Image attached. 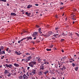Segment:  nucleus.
Returning <instances> with one entry per match:
<instances>
[{"mask_svg":"<svg viewBox=\"0 0 79 79\" xmlns=\"http://www.w3.org/2000/svg\"><path fill=\"white\" fill-rule=\"evenodd\" d=\"M31 35L32 37H35L33 38V39L34 40L36 39H37V32H34L33 33H31Z\"/></svg>","mask_w":79,"mask_h":79,"instance_id":"1","label":"nucleus"},{"mask_svg":"<svg viewBox=\"0 0 79 79\" xmlns=\"http://www.w3.org/2000/svg\"><path fill=\"white\" fill-rule=\"evenodd\" d=\"M36 64V62L35 61H32L30 62L29 64V66H30L31 68H34V64Z\"/></svg>","mask_w":79,"mask_h":79,"instance_id":"2","label":"nucleus"},{"mask_svg":"<svg viewBox=\"0 0 79 79\" xmlns=\"http://www.w3.org/2000/svg\"><path fill=\"white\" fill-rule=\"evenodd\" d=\"M31 59H32V56H29L26 59V62L27 63V62H28L29 61H30Z\"/></svg>","mask_w":79,"mask_h":79,"instance_id":"3","label":"nucleus"},{"mask_svg":"<svg viewBox=\"0 0 79 79\" xmlns=\"http://www.w3.org/2000/svg\"><path fill=\"white\" fill-rule=\"evenodd\" d=\"M5 66L7 68H11L13 67V65H12L11 64L8 65L7 64H6Z\"/></svg>","mask_w":79,"mask_h":79,"instance_id":"4","label":"nucleus"},{"mask_svg":"<svg viewBox=\"0 0 79 79\" xmlns=\"http://www.w3.org/2000/svg\"><path fill=\"white\" fill-rule=\"evenodd\" d=\"M23 79H28L29 78V77H27V76L25 74H23Z\"/></svg>","mask_w":79,"mask_h":79,"instance_id":"5","label":"nucleus"},{"mask_svg":"<svg viewBox=\"0 0 79 79\" xmlns=\"http://www.w3.org/2000/svg\"><path fill=\"white\" fill-rule=\"evenodd\" d=\"M36 72V70L34 69L32 70V71L31 72V73L33 74V75H34L35 74V72Z\"/></svg>","mask_w":79,"mask_h":79,"instance_id":"6","label":"nucleus"},{"mask_svg":"<svg viewBox=\"0 0 79 79\" xmlns=\"http://www.w3.org/2000/svg\"><path fill=\"white\" fill-rule=\"evenodd\" d=\"M40 70H44V69H45L44 66V65H41L40 67Z\"/></svg>","mask_w":79,"mask_h":79,"instance_id":"7","label":"nucleus"},{"mask_svg":"<svg viewBox=\"0 0 79 79\" xmlns=\"http://www.w3.org/2000/svg\"><path fill=\"white\" fill-rule=\"evenodd\" d=\"M38 75H39V76H42L43 75V72L40 71L38 72Z\"/></svg>","mask_w":79,"mask_h":79,"instance_id":"8","label":"nucleus"},{"mask_svg":"<svg viewBox=\"0 0 79 79\" xmlns=\"http://www.w3.org/2000/svg\"><path fill=\"white\" fill-rule=\"evenodd\" d=\"M53 34V32L52 31H49L48 33V36H50V35L51 34Z\"/></svg>","mask_w":79,"mask_h":79,"instance_id":"9","label":"nucleus"},{"mask_svg":"<svg viewBox=\"0 0 79 79\" xmlns=\"http://www.w3.org/2000/svg\"><path fill=\"white\" fill-rule=\"evenodd\" d=\"M74 16L75 15H73V14H72L71 15L72 18H72V19L73 20V21H75V20H76V19H74Z\"/></svg>","mask_w":79,"mask_h":79,"instance_id":"10","label":"nucleus"},{"mask_svg":"<svg viewBox=\"0 0 79 79\" xmlns=\"http://www.w3.org/2000/svg\"><path fill=\"white\" fill-rule=\"evenodd\" d=\"M11 16H16V15L15 13H11Z\"/></svg>","mask_w":79,"mask_h":79,"instance_id":"11","label":"nucleus"},{"mask_svg":"<svg viewBox=\"0 0 79 79\" xmlns=\"http://www.w3.org/2000/svg\"><path fill=\"white\" fill-rule=\"evenodd\" d=\"M32 5H29L27 6V8H30L31 7H32Z\"/></svg>","mask_w":79,"mask_h":79,"instance_id":"12","label":"nucleus"},{"mask_svg":"<svg viewBox=\"0 0 79 79\" xmlns=\"http://www.w3.org/2000/svg\"><path fill=\"white\" fill-rule=\"evenodd\" d=\"M4 73L6 74L7 73H9V72H8V70L5 69Z\"/></svg>","mask_w":79,"mask_h":79,"instance_id":"13","label":"nucleus"},{"mask_svg":"<svg viewBox=\"0 0 79 79\" xmlns=\"http://www.w3.org/2000/svg\"><path fill=\"white\" fill-rule=\"evenodd\" d=\"M74 69H75V71H77V70H78V67H75Z\"/></svg>","mask_w":79,"mask_h":79,"instance_id":"14","label":"nucleus"},{"mask_svg":"<svg viewBox=\"0 0 79 79\" xmlns=\"http://www.w3.org/2000/svg\"><path fill=\"white\" fill-rule=\"evenodd\" d=\"M14 66H16V67H18V66H19V64L16 63H15L14 64Z\"/></svg>","mask_w":79,"mask_h":79,"instance_id":"15","label":"nucleus"},{"mask_svg":"<svg viewBox=\"0 0 79 79\" xmlns=\"http://www.w3.org/2000/svg\"><path fill=\"white\" fill-rule=\"evenodd\" d=\"M15 53L16 54H17L18 55H20V54L21 53H18V52L17 51H16Z\"/></svg>","mask_w":79,"mask_h":79,"instance_id":"16","label":"nucleus"},{"mask_svg":"<svg viewBox=\"0 0 79 79\" xmlns=\"http://www.w3.org/2000/svg\"><path fill=\"white\" fill-rule=\"evenodd\" d=\"M44 64H46V65L48 64H49V63L48 61L47 62H45L44 63Z\"/></svg>","mask_w":79,"mask_h":79,"instance_id":"17","label":"nucleus"},{"mask_svg":"<svg viewBox=\"0 0 79 79\" xmlns=\"http://www.w3.org/2000/svg\"><path fill=\"white\" fill-rule=\"evenodd\" d=\"M73 58H71V59H70V61L69 62H70V63H73Z\"/></svg>","mask_w":79,"mask_h":79,"instance_id":"18","label":"nucleus"},{"mask_svg":"<svg viewBox=\"0 0 79 79\" xmlns=\"http://www.w3.org/2000/svg\"><path fill=\"white\" fill-rule=\"evenodd\" d=\"M56 35H58V34H55V35H53L54 37H56Z\"/></svg>","mask_w":79,"mask_h":79,"instance_id":"19","label":"nucleus"},{"mask_svg":"<svg viewBox=\"0 0 79 79\" xmlns=\"http://www.w3.org/2000/svg\"><path fill=\"white\" fill-rule=\"evenodd\" d=\"M19 79H23V77L22 76H20L19 77Z\"/></svg>","mask_w":79,"mask_h":79,"instance_id":"20","label":"nucleus"},{"mask_svg":"<svg viewBox=\"0 0 79 79\" xmlns=\"http://www.w3.org/2000/svg\"><path fill=\"white\" fill-rule=\"evenodd\" d=\"M62 60H63L66 59V56H64V57H63L62 58Z\"/></svg>","mask_w":79,"mask_h":79,"instance_id":"21","label":"nucleus"},{"mask_svg":"<svg viewBox=\"0 0 79 79\" xmlns=\"http://www.w3.org/2000/svg\"><path fill=\"white\" fill-rule=\"evenodd\" d=\"M29 72H27L26 74V76H27L28 77H29Z\"/></svg>","mask_w":79,"mask_h":79,"instance_id":"22","label":"nucleus"},{"mask_svg":"<svg viewBox=\"0 0 79 79\" xmlns=\"http://www.w3.org/2000/svg\"><path fill=\"white\" fill-rule=\"evenodd\" d=\"M6 0H0V2H6Z\"/></svg>","mask_w":79,"mask_h":79,"instance_id":"23","label":"nucleus"},{"mask_svg":"<svg viewBox=\"0 0 79 79\" xmlns=\"http://www.w3.org/2000/svg\"><path fill=\"white\" fill-rule=\"evenodd\" d=\"M48 73V71H46L45 72H44V74H45V75H46V74H47Z\"/></svg>","mask_w":79,"mask_h":79,"instance_id":"24","label":"nucleus"},{"mask_svg":"<svg viewBox=\"0 0 79 79\" xmlns=\"http://www.w3.org/2000/svg\"><path fill=\"white\" fill-rule=\"evenodd\" d=\"M33 75V74L31 72V73H29V76H32V75Z\"/></svg>","mask_w":79,"mask_h":79,"instance_id":"25","label":"nucleus"},{"mask_svg":"<svg viewBox=\"0 0 79 79\" xmlns=\"http://www.w3.org/2000/svg\"><path fill=\"white\" fill-rule=\"evenodd\" d=\"M46 50L47 51H51V49H48V48H47L46 49Z\"/></svg>","mask_w":79,"mask_h":79,"instance_id":"26","label":"nucleus"},{"mask_svg":"<svg viewBox=\"0 0 79 79\" xmlns=\"http://www.w3.org/2000/svg\"><path fill=\"white\" fill-rule=\"evenodd\" d=\"M37 59L36 60H38V61H40V59L39 57H36Z\"/></svg>","mask_w":79,"mask_h":79,"instance_id":"27","label":"nucleus"},{"mask_svg":"<svg viewBox=\"0 0 79 79\" xmlns=\"http://www.w3.org/2000/svg\"><path fill=\"white\" fill-rule=\"evenodd\" d=\"M59 68H60V67H62V64H59Z\"/></svg>","mask_w":79,"mask_h":79,"instance_id":"28","label":"nucleus"},{"mask_svg":"<svg viewBox=\"0 0 79 79\" xmlns=\"http://www.w3.org/2000/svg\"><path fill=\"white\" fill-rule=\"evenodd\" d=\"M2 54H5V51H2Z\"/></svg>","mask_w":79,"mask_h":79,"instance_id":"29","label":"nucleus"},{"mask_svg":"<svg viewBox=\"0 0 79 79\" xmlns=\"http://www.w3.org/2000/svg\"><path fill=\"white\" fill-rule=\"evenodd\" d=\"M72 66H73V67H74L75 66V64H74V63H72Z\"/></svg>","mask_w":79,"mask_h":79,"instance_id":"30","label":"nucleus"},{"mask_svg":"<svg viewBox=\"0 0 79 79\" xmlns=\"http://www.w3.org/2000/svg\"><path fill=\"white\" fill-rule=\"evenodd\" d=\"M76 34V35H77V36L78 37H79V34L77 33H75Z\"/></svg>","mask_w":79,"mask_h":79,"instance_id":"31","label":"nucleus"},{"mask_svg":"<svg viewBox=\"0 0 79 79\" xmlns=\"http://www.w3.org/2000/svg\"><path fill=\"white\" fill-rule=\"evenodd\" d=\"M0 48H1V49H3V48H3V46H1L0 47Z\"/></svg>","mask_w":79,"mask_h":79,"instance_id":"32","label":"nucleus"},{"mask_svg":"<svg viewBox=\"0 0 79 79\" xmlns=\"http://www.w3.org/2000/svg\"><path fill=\"white\" fill-rule=\"evenodd\" d=\"M26 38H28V39H30L31 40L32 39V38L31 37H26Z\"/></svg>","mask_w":79,"mask_h":79,"instance_id":"33","label":"nucleus"},{"mask_svg":"<svg viewBox=\"0 0 79 79\" xmlns=\"http://www.w3.org/2000/svg\"><path fill=\"white\" fill-rule=\"evenodd\" d=\"M7 76H8V77H10V76H11V73H9V74L7 75Z\"/></svg>","mask_w":79,"mask_h":79,"instance_id":"34","label":"nucleus"},{"mask_svg":"<svg viewBox=\"0 0 79 79\" xmlns=\"http://www.w3.org/2000/svg\"><path fill=\"white\" fill-rule=\"evenodd\" d=\"M30 15H31V13H28L27 15V16H30Z\"/></svg>","mask_w":79,"mask_h":79,"instance_id":"35","label":"nucleus"},{"mask_svg":"<svg viewBox=\"0 0 79 79\" xmlns=\"http://www.w3.org/2000/svg\"><path fill=\"white\" fill-rule=\"evenodd\" d=\"M41 36H47V35H44V34H41Z\"/></svg>","mask_w":79,"mask_h":79,"instance_id":"36","label":"nucleus"},{"mask_svg":"<svg viewBox=\"0 0 79 79\" xmlns=\"http://www.w3.org/2000/svg\"><path fill=\"white\" fill-rule=\"evenodd\" d=\"M43 61H44V62H47L48 61L46 60V59L44 60Z\"/></svg>","mask_w":79,"mask_h":79,"instance_id":"37","label":"nucleus"},{"mask_svg":"<svg viewBox=\"0 0 79 79\" xmlns=\"http://www.w3.org/2000/svg\"><path fill=\"white\" fill-rule=\"evenodd\" d=\"M69 36H72V35H73V34H72V33H70L69 35Z\"/></svg>","mask_w":79,"mask_h":79,"instance_id":"38","label":"nucleus"},{"mask_svg":"<svg viewBox=\"0 0 79 79\" xmlns=\"http://www.w3.org/2000/svg\"><path fill=\"white\" fill-rule=\"evenodd\" d=\"M62 35H63V36H65V34L64 33H62Z\"/></svg>","mask_w":79,"mask_h":79,"instance_id":"39","label":"nucleus"},{"mask_svg":"<svg viewBox=\"0 0 79 79\" xmlns=\"http://www.w3.org/2000/svg\"><path fill=\"white\" fill-rule=\"evenodd\" d=\"M23 32H27V31H26L25 30H24L23 31Z\"/></svg>","mask_w":79,"mask_h":79,"instance_id":"40","label":"nucleus"},{"mask_svg":"<svg viewBox=\"0 0 79 79\" xmlns=\"http://www.w3.org/2000/svg\"><path fill=\"white\" fill-rule=\"evenodd\" d=\"M22 61H26V59H22Z\"/></svg>","mask_w":79,"mask_h":79,"instance_id":"41","label":"nucleus"},{"mask_svg":"<svg viewBox=\"0 0 79 79\" xmlns=\"http://www.w3.org/2000/svg\"><path fill=\"white\" fill-rule=\"evenodd\" d=\"M9 49V48H7L6 49V51H7V52H8V51Z\"/></svg>","mask_w":79,"mask_h":79,"instance_id":"42","label":"nucleus"},{"mask_svg":"<svg viewBox=\"0 0 79 79\" xmlns=\"http://www.w3.org/2000/svg\"><path fill=\"white\" fill-rule=\"evenodd\" d=\"M39 31V33H40V34H42V32H41V30H40V31Z\"/></svg>","mask_w":79,"mask_h":79,"instance_id":"43","label":"nucleus"},{"mask_svg":"<svg viewBox=\"0 0 79 79\" xmlns=\"http://www.w3.org/2000/svg\"><path fill=\"white\" fill-rule=\"evenodd\" d=\"M30 69V67H28L27 68V70H29Z\"/></svg>","mask_w":79,"mask_h":79,"instance_id":"44","label":"nucleus"},{"mask_svg":"<svg viewBox=\"0 0 79 79\" xmlns=\"http://www.w3.org/2000/svg\"><path fill=\"white\" fill-rule=\"evenodd\" d=\"M55 30H58V27H56Z\"/></svg>","mask_w":79,"mask_h":79,"instance_id":"45","label":"nucleus"},{"mask_svg":"<svg viewBox=\"0 0 79 79\" xmlns=\"http://www.w3.org/2000/svg\"><path fill=\"white\" fill-rule=\"evenodd\" d=\"M36 27H37L38 28H39V26L38 25H36Z\"/></svg>","mask_w":79,"mask_h":79,"instance_id":"46","label":"nucleus"},{"mask_svg":"<svg viewBox=\"0 0 79 79\" xmlns=\"http://www.w3.org/2000/svg\"><path fill=\"white\" fill-rule=\"evenodd\" d=\"M26 54L27 55H30V54H29L27 53H26Z\"/></svg>","mask_w":79,"mask_h":79,"instance_id":"47","label":"nucleus"},{"mask_svg":"<svg viewBox=\"0 0 79 79\" xmlns=\"http://www.w3.org/2000/svg\"><path fill=\"white\" fill-rule=\"evenodd\" d=\"M63 69L64 70L65 69L66 67H63Z\"/></svg>","mask_w":79,"mask_h":79,"instance_id":"48","label":"nucleus"},{"mask_svg":"<svg viewBox=\"0 0 79 79\" xmlns=\"http://www.w3.org/2000/svg\"><path fill=\"white\" fill-rule=\"evenodd\" d=\"M35 6H39V4H35Z\"/></svg>","mask_w":79,"mask_h":79,"instance_id":"49","label":"nucleus"},{"mask_svg":"<svg viewBox=\"0 0 79 79\" xmlns=\"http://www.w3.org/2000/svg\"><path fill=\"white\" fill-rule=\"evenodd\" d=\"M25 14L26 15H27L28 14V12H26L25 13Z\"/></svg>","mask_w":79,"mask_h":79,"instance_id":"50","label":"nucleus"},{"mask_svg":"<svg viewBox=\"0 0 79 79\" xmlns=\"http://www.w3.org/2000/svg\"><path fill=\"white\" fill-rule=\"evenodd\" d=\"M18 43H19V44H20L21 43V41H18Z\"/></svg>","mask_w":79,"mask_h":79,"instance_id":"51","label":"nucleus"},{"mask_svg":"<svg viewBox=\"0 0 79 79\" xmlns=\"http://www.w3.org/2000/svg\"><path fill=\"white\" fill-rule=\"evenodd\" d=\"M2 68V65H0V68Z\"/></svg>","mask_w":79,"mask_h":79,"instance_id":"52","label":"nucleus"},{"mask_svg":"<svg viewBox=\"0 0 79 79\" xmlns=\"http://www.w3.org/2000/svg\"><path fill=\"white\" fill-rule=\"evenodd\" d=\"M53 47V45H52L50 46V47H51V48H52V47Z\"/></svg>","mask_w":79,"mask_h":79,"instance_id":"53","label":"nucleus"},{"mask_svg":"<svg viewBox=\"0 0 79 79\" xmlns=\"http://www.w3.org/2000/svg\"><path fill=\"white\" fill-rule=\"evenodd\" d=\"M61 5H64V4L63 2H61Z\"/></svg>","mask_w":79,"mask_h":79,"instance_id":"54","label":"nucleus"},{"mask_svg":"<svg viewBox=\"0 0 79 79\" xmlns=\"http://www.w3.org/2000/svg\"><path fill=\"white\" fill-rule=\"evenodd\" d=\"M41 28H40L39 29V31H41Z\"/></svg>","mask_w":79,"mask_h":79,"instance_id":"55","label":"nucleus"},{"mask_svg":"<svg viewBox=\"0 0 79 79\" xmlns=\"http://www.w3.org/2000/svg\"><path fill=\"white\" fill-rule=\"evenodd\" d=\"M64 40V39H62L61 40V41L62 42V41H63V40Z\"/></svg>","mask_w":79,"mask_h":79,"instance_id":"56","label":"nucleus"},{"mask_svg":"<svg viewBox=\"0 0 79 79\" xmlns=\"http://www.w3.org/2000/svg\"><path fill=\"white\" fill-rule=\"evenodd\" d=\"M62 52L63 53V52H64V50L63 49H62L61 50Z\"/></svg>","mask_w":79,"mask_h":79,"instance_id":"57","label":"nucleus"},{"mask_svg":"<svg viewBox=\"0 0 79 79\" xmlns=\"http://www.w3.org/2000/svg\"><path fill=\"white\" fill-rule=\"evenodd\" d=\"M27 39V38H23L22 39L23 40H24L25 39Z\"/></svg>","mask_w":79,"mask_h":79,"instance_id":"58","label":"nucleus"},{"mask_svg":"<svg viewBox=\"0 0 79 79\" xmlns=\"http://www.w3.org/2000/svg\"><path fill=\"white\" fill-rule=\"evenodd\" d=\"M73 10H74V11H76V9H73Z\"/></svg>","mask_w":79,"mask_h":79,"instance_id":"59","label":"nucleus"},{"mask_svg":"<svg viewBox=\"0 0 79 79\" xmlns=\"http://www.w3.org/2000/svg\"><path fill=\"white\" fill-rule=\"evenodd\" d=\"M18 73H20V74H22V73H23V72H18Z\"/></svg>","mask_w":79,"mask_h":79,"instance_id":"60","label":"nucleus"},{"mask_svg":"<svg viewBox=\"0 0 79 79\" xmlns=\"http://www.w3.org/2000/svg\"><path fill=\"white\" fill-rule=\"evenodd\" d=\"M61 70H63V67L62 68H61Z\"/></svg>","mask_w":79,"mask_h":79,"instance_id":"61","label":"nucleus"},{"mask_svg":"<svg viewBox=\"0 0 79 79\" xmlns=\"http://www.w3.org/2000/svg\"><path fill=\"white\" fill-rule=\"evenodd\" d=\"M7 6H9L10 5H9V4L7 3Z\"/></svg>","mask_w":79,"mask_h":79,"instance_id":"62","label":"nucleus"},{"mask_svg":"<svg viewBox=\"0 0 79 79\" xmlns=\"http://www.w3.org/2000/svg\"><path fill=\"white\" fill-rule=\"evenodd\" d=\"M67 18H65V21H67Z\"/></svg>","mask_w":79,"mask_h":79,"instance_id":"63","label":"nucleus"},{"mask_svg":"<svg viewBox=\"0 0 79 79\" xmlns=\"http://www.w3.org/2000/svg\"><path fill=\"white\" fill-rule=\"evenodd\" d=\"M52 79H56V78H53V77H52Z\"/></svg>","mask_w":79,"mask_h":79,"instance_id":"64","label":"nucleus"}]
</instances>
